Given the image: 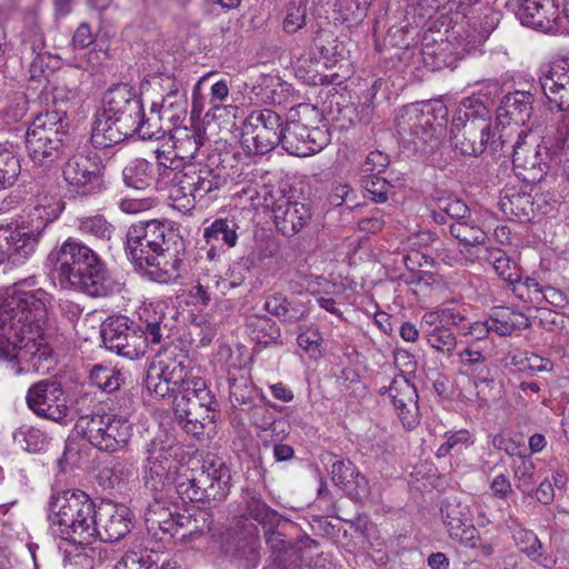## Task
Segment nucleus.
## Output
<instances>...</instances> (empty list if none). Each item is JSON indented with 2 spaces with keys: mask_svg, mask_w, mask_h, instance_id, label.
Instances as JSON below:
<instances>
[{
  "mask_svg": "<svg viewBox=\"0 0 569 569\" xmlns=\"http://www.w3.org/2000/svg\"><path fill=\"white\" fill-rule=\"evenodd\" d=\"M34 286L33 278L16 282L0 303V360L11 369L28 328L38 332L47 322L48 293L40 288L30 289Z\"/></svg>",
  "mask_w": 569,
  "mask_h": 569,
  "instance_id": "nucleus-1",
  "label": "nucleus"
},
{
  "mask_svg": "<svg viewBox=\"0 0 569 569\" xmlns=\"http://www.w3.org/2000/svg\"><path fill=\"white\" fill-rule=\"evenodd\" d=\"M53 273L62 288L91 297H107L120 290V283L111 277L104 261L74 238H68L58 249Z\"/></svg>",
  "mask_w": 569,
  "mask_h": 569,
  "instance_id": "nucleus-2",
  "label": "nucleus"
},
{
  "mask_svg": "<svg viewBox=\"0 0 569 569\" xmlns=\"http://www.w3.org/2000/svg\"><path fill=\"white\" fill-rule=\"evenodd\" d=\"M97 506L80 489L54 490L48 501L47 518L54 537L88 546L94 539Z\"/></svg>",
  "mask_w": 569,
  "mask_h": 569,
  "instance_id": "nucleus-3",
  "label": "nucleus"
},
{
  "mask_svg": "<svg viewBox=\"0 0 569 569\" xmlns=\"http://www.w3.org/2000/svg\"><path fill=\"white\" fill-rule=\"evenodd\" d=\"M158 306L146 307L140 313L143 325L136 331L126 316L109 317L100 329L102 342L108 350L119 356L137 359L143 356L148 346L161 345L169 338V328L163 325L162 310Z\"/></svg>",
  "mask_w": 569,
  "mask_h": 569,
  "instance_id": "nucleus-4",
  "label": "nucleus"
},
{
  "mask_svg": "<svg viewBox=\"0 0 569 569\" xmlns=\"http://www.w3.org/2000/svg\"><path fill=\"white\" fill-rule=\"evenodd\" d=\"M497 140L503 147L508 134L492 130L490 109L479 98L462 99L451 120L449 141L453 150L462 156L478 157Z\"/></svg>",
  "mask_w": 569,
  "mask_h": 569,
  "instance_id": "nucleus-5",
  "label": "nucleus"
},
{
  "mask_svg": "<svg viewBox=\"0 0 569 569\" xmlns=\"http://www.w3.org/2000/svg\"><path fill=\"white\" fill-rule=\"evenodd\" d=\"M76 429L83 439L100 451L123 450L132 437L129 420L113 411H104L89 397L76 400Z\"/></svg>",
  "mask_w": 569,
  "mask_h": 569,
  "instance_id": "nucleus-6",
  "label": "nucleus"
},
{
  "mask_svg": "<svg viewBox=\"0 0 569 569\" xmlns=\"http://www.w3.org/2000/svg\"><path fill=\"white\" fill-rule=\"evenodd\" d=\"M163 168L160 173L161 180H170L174 183V189L171 191V199L180 202L177 206L183 210H190L197 203L206 202L207 199L216 197L227 182L223 169L212 168L206 163H188L179 169V163L161 162Z\"/></svg>",
  "mask_w": 569,
  "mask_h": 569,
  "instance_id": "nucleus-7",
  "label": "nucleus"
},
{
  "mask_svg": "<svg viewBox=\"0 0 569 569\" xmlns=\"http://www.w3.org/2000/svg\"><path fill=\"white\" fill-rule=\"evenodd\" d=\"M320 120L319 110L308 103L291 109L282 129V148L292 156L309 157L320 152L330 142V133L323 127H309Z\"/></svg>",
  "mask_w": 569,
  "mask_h": 569,
  "instance_id": "nucleus-8",
  "label": "nucleus"
},
{
  "mask_svg": "<svg viewBox=\"0 0 569 569\" xmlns=\"http://www.w3.org/2000/svg\"><path fill=\"white\" fill-rule=\"evenodd\" d=\"M63 116L56 110L38 114L26 133V147L33 162L52 164L67 150Z\"/></svg>",
  "mask_w": 569,
  "mask_h": 569,
  "instance_id": "nucleus-9",
  "label": "nucleus"
},
{
  "mask_svg": "<svg viewBox=\"0 0 569 569\" xmlns=\"http://www.w3.org/2000/svg\"><path fill=\"white\" fill-rule=\"evenodd\" d=\"M61 173L71 197H93L107 189L104 166L94 151H80L70 156Z\"/></svg>",
  "mask_w": 569,
  "mask_h": 569,
  "instance_id": "nucleus-10",
  "label": "nucleus"
},
{
  "mask_svg": "<svg viewBox=\"0 0 569 569\" xmlns=\"http://www.w3.org/2000/svg\"><path fill=\"white\" fill-rule=\"evenodd\" d=\"M102 110L106 114L116 117L131 127H138V136L142 140L161 138V130L154 129L151 118H147L140 96L128 83H119L107 90L102 100Z\"/></svg>",
  "mask_w": 569,
  "mask_h": 569,
  "instance_id": "nucleus-11",
  "label": "nucleus"
},
{
  "mask_svg": "<svg viewBox=\"0 0 569 569\" xmlns=\"http://www.w3.org/2000/svg\"><path fill=\"white\" fill-rule=\"evenodd\" d=\"M179 243V232L168 220L139 221L131 224L127 232V252L134 264L163 251L166 247Z\"/></svg>",
  "mask_w": 569,
  "mask_h": 569,
  "instance_id": "nucleus-12",
  "label": "nucleus"
},
{
  "mask_svg": "<svg viewBox=\"0 0 569 569\" xmlns=\"http://www.w3.org/2000/svg\"><path fill=\"white\" fill-rule=\"evenodd\" d=\"M197 380H203L193 373L186 356L160 359L152 362L146 375L147 390L159 398L173 393L189 392Z\"/></svg>",
  "mask_w": 569,
  "mask_h": 569,
  "instance_id": "nucleus-13",
  "label": "nucleus"
},
{
  "mask_svg": "<svg viewBox=\"0 0 569 569\" xmlns=\"http://www.w3.org/2000/svg\"><path fill=\"white\" fill-rule=\"evenodd\" d=\"M448 108L441 100L425 101L405 106L397 116V132L400 137L411 136L423 142L432 139L436 126L447 121Z\"/></svg>",
  "mask_w": 569,
  "mask_h": 569,
  "instance_id": "nucleus-14",
  "label": "nucleus"
},
{
  "mask_svg": "<svg viewBox=\"0 0 569 569\" xmlns=\"http://www.w3.org/2000/svg\"><path fill=\"white\" fill-rule=\"evenodd\" d=\"M281 117L270 110L251 112L243 121L240 143L248 154H264L282 144Z\"/></svg>",
  "mask_w": 569,
  "mask_h": 569,
  "instance_id": "nucleus-15",
  "label": "nucleus"
},
{
  "mask_svg": "<svg viewBox=\"0 0 569 569\" xmlns=\"http://www.w3.org/2000/svg\"><path fill=\"white\" fill-rule=\"evenodd\" d=\"M551 153L543 141L529 129H521L513 144L512 164L516 174L527 183L542 180L549 169Z\"/></svg>",
  "mask_w": 569,
  "mask_h": 569,
  "instance_id": "nucleus-16",
  "label": "nucleus"
},
{
  "mask_svg": "<svg viewBox=\"0 0 569 569\" xmlns=\"http://www.w3.org/2000/svg\"><path fill=\"white\" fill-rule=\"evenodd\" d=\"M28 408L42 419L67 426L72 417L61 383L44 379L33 383L27 391Z\"/></svg>",
  "mask_w": 569,
  "mask_h": 569,
  "instance_id": "nucleus-17",
  "label": "nucleus"
},
{
  "mask_svg": "<svg viewBox=\"0 0 569 569\" xmlns=\"http://www.w3.org/2000/svg\"><path fill=\"white\" fill-rule=\"evenodd\" d=\"M396 358L397 361H399L400 358H407L408 362L406 363L407 368L403 373L393 378V390L397 392L393 395V407L402 427L407 430H412L420 421L417 405V389L412 383L416 365L406 353H399Z\"/></svg>",
  "mask_w": 569,
  "mask_h": 569,
  "instance_id": "nucleus-18",
  "label": "nucleus"
},
{
  "mask_svg": "<svg viewBox=\"0 0 569 569\" xmlns=\"http://www.w3.org/2000/svg\"><path fill=\"white\" fill-rule=\"evenodd\" d=\"M43 329L44 325L40 326L38 332L28 328L24 343L18 349L16 362L12 365L14 375L49 371L52 365V350L43 341Z\"/></svg>",
  "mask_w": 569,
  "mask_h": 569,
  "instance_id": "nucleus-19",
  "label": "nucleus"
},
{
  "mask_svg": "<svg viewBox=\"0 0 569 569\" xmlns=\"http://www.w3.org/2000/svg\"><path fill=\"white\" fill-rule=\"evenodd\" d=\"M516 16L522 26L545 33H556L562 26L556 0H518Z\"/></svg>",
  "mask_w": 569,
  "mask_h": 569,
  "instance_id": "nucleus-20",
  "label": "nucleus"
},
{
  "mask_svg": "<svg viewBox=\"0 0 569 569\" xmlns=\"http://www.w3.org/2000/svg\"><path fill=\"white\" fill-rule=\"evenodd\" d=\"M94 538L104 542H116L126 537L131 528V512L112 501H102L94 515Z\"/></svg>",
  "mask_w": 569,
  "mask_h": 569,
  "instance_id": "nucleus-21",
  "label": "nucleus"
},
{
  "mask_svg": "<svg viewBox=\"0 0 569 569\" xmlns=\"http://www.w3.org/2000/svg\"><path fill=\"white\" fill-rule=\"evenodd\" d=\"M197 476L200 490L203 491L201 501H221L229 495L231 473L221 459L207 456L201 463L198 462Z\"/></svg>",
  "mask_w": 569,
  "mask_h": 569,
  "instance_id": "nucleus-22",
  "label": "nucleus"
},
{
  "mask_svg": "<svg viewBox=\"0 0 569 569\" xmlns=\"http://www.w3.org/2000/svg\"><path fill=\"white\" fill-rule=\"evenodd\" d=\"M136 267L152 281L170 283L181 278L182 259L177 246H172L141 260Z\"/></svg>",
  "mask_w": 569,
  "mask_h": 569,
  "instance_id": "nucleus-23",
  "label": "nucleus"
},
{
  "mask_svg": "<svg viewBox=\"0 0 569 569\" xmlns=\"http://www.w3.org/2000/svg\"><path fill=\"white\" fill-rule=\"evenodd\" d=\"M441 513L449 536L466 547L473 548L479 539L478 531L472 525L469 507L460 501L447 500Z\"/></svg>",
  "mask_w": 569,
  "mask_h": 569,
  "instance_id": "nucleus-24",
  "label": "nucleus"
},
{
  "mask_svg": "<svg viewBox=\"0 0 569 569\" xmlns=\"http://www.w3.org/2000/svg\"><path fill=\"white\" fill-rule=\"evenodd\" d=\"M171 448L152 441L147 449L144 483L153 492L161 493L170 485L172 469Z\"/></svg>",
  "mask_w": 569,
  "mask_h": 569,
  "instance_id": "nucleus-25",
  "label": "nucleus"
},
{
  "mask_svg": "<svg viewBox=\"0 0 569 569\" xmlns=\"http://www.w3.org/2000/svg\"><path fill=\"white\" fill-rule=\"evenodd\" d=\"M540 89L550 108H569V60L553 63L540 78Z\"/></svg>",
  "mask_w": 569,
  "mask_h": 569,
  "instance_id": "nucleus-26",
  "label": "nucleus"
},
{
  "mask_svg": "<svg viewBox=\"0 0 569 569\" xmlns=\"http://www.w3.org/2000/svg\"><path fill=\"white\" fill-rule=\"evenodd\" d=\"M435 241L430 231L416 232L401 242V247L393 252V263L399 262L410 271L416 272L420 268L433 264V258L430 252V244Z\"/></svg>",
  "mask_w": 569,
  "mask_h": 569,
  "instance_id": "nucleus-27",
  "label": "nucleus"
},
{
  "mask_svg": "<svg viewBox=\"0 0 569 569\" xmlns=\"http://www.w3.org/2000/svg\"><path fill=\"white\" fill-rule=\"evenodd\" d=\"M161 162L167 163V159H162V156L158 153L156 164L140 158L130 161L122 170L124 184L137 190H144L151 186H156V188L167 187L170 180L160 179L161 168H163Z\"/></svg>",
  "mask_w": 569,
  "mask_h": 569,
  "instance_id": "nucleus-28",
  "label": "nucleus"
},
{
  "mask_svg": "<svg viewBox=\"0 0 569 569\" xmlns=\"http://www.w3.org/2000/svg\"><path fill=\"white\" fill-rule=\"evenodd\" d=\"M138 134V127H131L123 121L106 114V111H101L97 114L96 121L92 128L91 142L94 148H109L113 144L120 143L126 139Z\"/></svg>",
  "mask_w": 569,
  "mask_h": 569,
  "instance_id": "nucleus-29",
  "label": "nucleus"
},
{
  "mask_svg": "<svg viewBox=\"0 0 569 569\" xmlns=\"http://www.w3.org/2000/svg\"><path fill=\"white\" fill-rule=\"evenodd\" d=\"M154 129L161 130V137L166 131L172 132V156H170V152L167 154L166 152L158 151L157 153L162 156V159H167V163H170L171 161L179 163V169H181L183 164L191 163L190 160L196 157L202 146V136L187 127L174 129L167 127V129H162V126H156Z\"/></svg>",
  "mask_w": 569,
  "mask_h": 569,
  "instance_id": "nucleus-30",
  "label": "nucleus"
},
{
  "mask_svg": "<svg viewBox=\"0 0 569 569\" xmlns=\"http://www.w3.org/2000/svg\"><path fill=\"white\" fill-rule=\"evenodd\" d=\"M533 97L529 91H513L503 97L498 109L497 118H509L507 123L508 136L526 129L525 124L531 117Z\"/></svg>",
  "mask_w": 569,
  "mask_h": 569,
  "instance_id": "nucleus-31",
  "label": "nucleus"
},
{
  "mask_svg": "<svg viewBox=\"0 0 569 569\" xmlns=\"http://www.w3.org/2000/svg\"><path fill=\"white\" fill-rule=\"evenodd\" d=\"M331 479L353 500H361L369 493V483L350 460L336 459L331 462Z\"/></svg>",
  "mask_w": 569,
  "mask_h": 569,
  "instance_id": "nucleus-32",
  "label": "nucleus"
},
{
  "mask_svg": "<svg viewBox=\"0 0 569 569\" xmlns=\"http://www.w3.org/2000/svg\"><path fill=\"white\" fill-rule=\"evenodd\" d=\"M188 100L186 90L172 83L170 91L162 98L161 103H152L151 114L158 113V120L171 129L180 128L187 117Z\"/></svg>",
  "mask_w": 569,
  "mask_h": 569,
  "instance_id": "nucleus-33",
  "label": "nucleus"
},
{
  "mask_svg": "<svg viewBox=\"0 0 569 569\" xmlns=\"http://www.w3.org/2000/svg\"><path fill=\"white\" fill-rule=\"evenodd\" d=\"M277 229L287 237H291L309 224L311 208L301 202H286L273 210Z\"/></svg>",
  "mask_w": 569,
  "mask_h": 569,
  "instance_id": "nucleus-34",
  "label": "nucleus"
},
{
  "mask_svg": "<svg viewBox=\"0 0 569 569\" xmlns=\"http://www.w3.org/2000/svg\"><path fill=\"white\" fill-rule=\"evenodd\" d=\"M216 400L208 389L204 380H197L189 392H181L174 396V417L190 415L192 411L214 410Z\"/></svg>",
  "mask_w": 569,
  "mask_h": 569,
  "instance_id": "nucleus-35",
  "label": "nucleus"
},
{
  "mask_svg": "<svg viewBox=\"0 0 569 569\" xmlns=\"http://www.w3.org/2000/svg\"><path fill=\"white\" fill-rule=\"evenodd\" d=\"M490 329L499 337H509L517 330L531 326L530 319L522 312L510 308L498 307L489 316Z\"/></svg>",
  "mask_w": 569,
  "mask_h": 569,
  "instance_id": "nucleus-36",
  "label": "nucleus"
},
{
  "mask_svg": "<svg viewBox=\"0 0 569 569\" xmlns=\"http://www.w3.org/2000/svg\"><path fill=\"white\" fill-rule=\"evenodd\" d=\"M239 221L234 216L214 219L203 230V239L207 243H214L233 248L238 242Z\"/></svg>",
  "mask_w": 569,
  "mask_h": 569,
  "instance_id": "nucleus-37",
  "label": "nucleus"
},
{
  "mask_svg": "<svg viewBox=\"0 0 569 569\" xmlns=\"http://www.w3.org/2000/svg\"><path fill=\"white\" fill-rule=\"evenodd\" d=\"M421 54L425 63L430 64L432 69H453L458 60L461 59V53L455 50L453 44L448 40H441L436 44H431L425 38Z\"/></svg>",
  "mask_w": 569,
  "mask_h": 569,
  "instance_id": "nucleus-38",
  "label": "nucleus"
},
{
  "mask_svg": "<svg viewBox=\"0 0 569 569\" xmlns=\"http://www.w3.org/2000/svg\"><path fill=\"white\" fill-rule=\"evenodd\" d=\"M197 473L198 462L194 466H180L176 470L172 483L181 500L190 502L201 501L203 491L200 490V486L198 485Z\"/></svg>",
  "mask_w": 569,
  "mask_h": 569,
  "instance_id": "nucleus-39",
  "label": "nucleus"
},
{
  "mask_svg": "<svg viewBox=\"0 0 569 569\" xmlns=\"http://www.w3.org/2000/svg\"><path fill=\"white\" fill-rule=\"evenodd\" d=\"M246 330L251 340L263 346L277 342L281 335L277 323L267 316H249Z\"/></svg>",
  "mask_w": 569,
  "mask_h": 569,
  "instance_id": "nucleus-40",
  "label": "nucleus"
},
{
  "mask_svg": "<svg viewBox=\"0 0 569 569\" xmlns=\"http://www.w3.org/2000/svg\"><path fill=\"white\" fill-rule=\"evenodd\" d=\"M266 542L271 550V557L276 568L279 569L282 563H287L291 559L298 560V550L292 547L290 541L284 539V536L273 530L272 527L266 531Z\"/></svg>",
  "mask_w": 569,
  "mask_h": 569,
  "instance_id": "nucleus-41",
  "label": "nucleus"
},
{
  "mask_svg": "<svg viewBox=\"0 0 569 569\" xmlns=\"http://www.w3.org/2000/svg\"><path fill=\"white\" fill-rule=\"evenodd\" d=\"M499 206L506 216L516 219L529 220L532 212L531 197L526 193H506L501 197Z\"/></svg>",
  "mask_w": 569,
  "mask_h": 569,
  "instance_id": "nucleus-42",
  "label": "nucleus"
},
{
  "mask_svg": "<svg viewBox=\"0 0 569 569\" xmlns=\"http://www.w3.org/2000/svg\"><path fill=\"white\" fill-rule=\"evenodd\" d=\"M309 0H290L284 7L282 29L293 34L307 24Z\"/></svg>",
  "mask_w": 569,
  "mask_h": 569,
  "instance_id": "nucleus-43",
  "label": "nucleus"
},
{
  "mask_svg": "<svg viewBox=\"0 0 569 569\" xmlns=\"http://www.w3.org/2000/svg\"><path fill=\"white\" fill-rule=\"evenodd\" d=\"M12 243L8 241L6 251L7 261L12 264H22L34 252L37 240L30 233H18L17 237L11 236Z\"/></svg>",
  "mask_w": 569,
  "mask_h": 569,
  "instance_id": "nucleus-44",
  "label": "nucleus"
},
{
  "mask_svg": "<svg viewBox=\"0 0 569 569\" xmlns=\"http://www.w3.org/2000/svg\"><path fill=\"white\" fill-rule=\"evenodd\" d=\"M246 505L248 516L263 527H273L279 521V513L269 508L259 495L248 491L246 493Z\"/></svg>",
  "mask_w": 569,
  "mask_h": 569,
  "instance_id": "nucleus-45",
  "label": "nucleus"
},
{
  "mask_svg": "<svg viewBox=\"0 0 569 569\" xmlns=\"http://www.w3.org/2000/svg\"><path fill=\"white\" fill-rule=\"evenodd\" d=\"M91 382L104 392H113L124 383V375L112 367L96 366L90 373Z\"/></svg>",
  "mask_w": 569,
  "mask_h": 569,
  "instance_id": "nucleus-46",
  "label": "nucleus"
},
{
  "mask_svg": "<svg viewBox=\"0 0 569 569\" xmlns=\"http://www.w3.org/2000/svg\"><path fill=\"white\" fill-rule=\"evenodd\" d=\"M450 233L461 244H483L487 234L475 221L465 219L450 224Z\"/></svg>",
  "mask_w": 569,
  "mask_h": 569,
  "instance_id": "nucleus-47",
  "label": "nucleus"
},
{
  "mask_svg": "<svg viewBox=\"0 0 569 569\" xmlns=\"http://www.w3.org/2000/svg\"><path fill=\"white\" fill-rule=\"evenodd\" d=\"M488 262L491 263L496 272L510 284L520 281V273L516 262L511 261L503 250L491 248Z\"/></svg>",
  "mask_w": 569,
  "mask_h": 569,
  "instance_id": "nucleus-48",
  "label": "nucleus"
},
{
  "mask_svg": "<svg viewBox=\"0 0 569 569\" xmlns=\"http://www.w3.org/2000/svg\"><path fill=\"white\" fill-rule=\"evenodd\" d=\"M114 569H183L176 560H166L160 567L151 559L150 555L128 552L114 566Z\"/></svg>",
  "mask_w": 569,
  "mask_h": 569,
  "instance_id": "nucleus-49",
  "label": "nucleus"
},
{
  "mask_svg": "<svg viewBox=\"0 0 569 569\" xmlns=\"http://www.w3.org/2000/svg\"><path fill=\"white\" fill-rule=\"evenodd\" d=\"M427 343L436 351L450 357L457 347V338L448 327L431 328L425 335Z\"/></svg>",
  "mask_w": 569,
  "mask_h": 569,
  "instance_id": "nucleus-50",
  "label": "nucleus"
},
{
  "mask_svg": "<svg viewBox=\"0 0 569 569\" xmlns=\"http://www.w3.org/2000/svg\"><path fill=\"white\" fill-rule=\"evenodd\" d=\"M512 537L519 550L530 559L538 560L541 557L542 545L533 531L518 527L513 529Z\"/></svg>",
  "mask_w": 569,
  "mask_h": 569,
  "instance_id": "nucleus-51",
  "label": "nucleus"
},
{
  "mask_svg": "<svg viewBox=\"0 0 569 569\" xmlns=\"http://www.w3.org/2000/svg\"><path fill=\"white\" fill-rule=\"evenodd\" d=\"M171 512L168 503L161 497L156 496L144 510V522L148 531L156 536L161 521L169 519Z\"/></svg>",
  "mask_w": 569,
  "mask_h": 569,
  "instance_id": "nucleus-52",
  "label": "nucleus"
},
{
  "mask_svg": "<svg viewBox=\"0 0 569 569\" xmlns=\"http://www.w3.org/2000/svg\"><path fill=\"white\" fill-rule=\"evenodd\" d=\"M78 229L83 234L92 236L102 241L110 240L114 231V228L102 216H92L80 219Z\"/></svg>",
  "mask_w": 569,
  "mask_h": 569,
  "instance_id": "nucleus-53",
  "label": "nucleus"
},
{
  "mask_svg": "<svg viewBox=\"0 0 569 569\" xmlns=\"http://www.w3.org/2000/svg\"><path fill=\"white\" fill-rule=\"evenodd\" d=\"M446 441L439 446L436 456L438 458L446 457L452 450L468 448L475 443V436L467 429L449 431L445 435Z\"/></svg>",
  "mask_w": 569,
  "mask_h": 569,
  "instance_id": "nucleus-54",
  "label": "nucleus"
},
{
  "mask_svg": "<svg viewBox=\"0 0 569 569\" xmlns=\"http://www.w3.org/2000/svg\"><path fill=\"white\" fill-rule=\"evenodd\" d=\"M229 390L230 399L234 407L250 405L256 392L252 383L243 376L230 378Z\"/></svg>",
  "mask_w": 569,
  "mask_h": 569,
  "instance_id": "nucleus-55",
  "label": "nucleus"
},
{
  "mask_svg": "<svg viewBox=\"0 0 569 569\" xmlns=\"http://www.w3.org/2000/svg\"><path fill=\"white\" fill-rule=\"evenodd\" d=\"M388 177L389 174L366 173L362 178V186L372 196L373 201H387L390 189Z\"/></svg>",
  "mask_w": 569,
  "mask_h": 569,
  "instance_id": "nucleus-56",
  "label": "nucleus"
},
{
  "mask_svg": "<svg viewBox=\"0 0 569 569\" xmlns=\"http://www.w3.org/2000/svg\"><path fill=\"white\" fill-rule=\"evenodd\" d=\"M263 309L282 321L292 322L298 318L290 309L287 298L281 293L267 297Z\"/></svg>",
  "mask_w": 569,
  "mask_h": 569,
  "instance_id": "nucleus-57",
  "label": "nucleus"
},
{
  "mask_svg": "<svg viewBox=\"0 0 569 569\" xmlns=\"http://www.w3.org/2000/svg\"><path fill=\"white\" fill-rule=\"evenodd\" d=\"M0 173L7 184H13L20 173L19 158L7 147L0 146Z\"/></svg>",
  "mask_w": 569,
  "mask_h": 569,
  "instance_id": "nucleus-58",
  "label": "nucleus"
},
{
  "mask_svg": "<svg viewBox=\"0 0 569 569\" xmlns=\"http://www.w3.org/2000/svg\"><path fill=\"white\" fill-rule=\"evenodd\" d=\"M535 465L530 459L520 458L515 467L516 487L522 492L530 491L535 482Z\"/></svg>",
  "mask_w": 569,
  "mask_h": 569,
  "instance_id": "nucleus-59",
  "label": "nucleus"
},
{
  "mask_svg": "<svg viewBox=\"0 0 569 569\" xmlns=\"http://www.w3.org/2000/svg\"><path fill=\"white\" fill-rule=\"evenodd\" d=\"M132 475V465L128 461L117 460L111 467L103 468L100 471V478L108 480L109 487H114L124 481Z\"/></svg>",
  "mask_w": 569,
  "mask_h": 569,
  "instance_id": "nucleus-60",
  "label": "nucleus"
},
{
  "mask_svg": "<svg viewBox=\"0 0 569 569\" xmlns=\"http://www.w3.org/2000/svg\"><path fill=\"white\" fill-rule=\"evenodd\" d=\"M44 203H41L40 200L33 207L30 217L32 220L37 219L39 222L36 226L37 229L44 228L48 223L56 220L61 211L59 203L52 206L48 202L47 197L43 198Z\"/></svg>",
  "mask_w": 569,
  "mask_h": 569,
  "instance_id": "nucleus-61",
  "label": "nucleus"
},
{
  "mask_svg": "<svg viewBox=\"0 0 569 569\" xmlns=\"http://www.w3.org/2000/svg\"><path fill=\"white\" fill-rule=\"evenodd\" d=\"M518 357H513V363L519 366L520 370H527L531 373L541 372V371H551L553 369V363L551 360L547 358H542L536 353L525 355L517 359Z\"/></svg>",
  "mask_w": 569,
  "mask_h": 569,
  "instance_id": "nucleus-62",
  "label": "nucleus"
},
{
  "mask_svg": "<svg viewBox=\"0 0 569 569\" xmlns=\"http://www.w3.org/2000/svg\"><path fill=\"white\" fill-rule=\"evenodd\" d=\"M250 420L261 430H268L277 423L273 407L266 403L257 405L251 408Z\"/></svg>",
  "mask_w": 569,
  "mask_h": 569,
  "instance_id": "nucleus-63",
  "label": "nucleus"
},
{
  "mask_svg": "<svg viewBox=\"0 0 569 569\" xmlns=\"http://www.w3.org/2000/svg\"><path fill=\"white\" fill-rule=\"evenodd\" d=\"M207 411H192L190 415L176 417L178 425L189 435L198 437L204 431V413Z\"/></svg>",
  "mask_w": 569,
  "mask_h": 569,
  "instance_id": "nucleus-64",
  "label": "nucleus"
}]
</instances>
